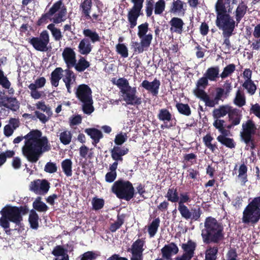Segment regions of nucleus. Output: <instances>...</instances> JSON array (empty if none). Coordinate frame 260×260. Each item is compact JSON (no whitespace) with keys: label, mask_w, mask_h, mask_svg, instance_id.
I'll return each mask as SVG.
<instances>
[{"label":"nucleus","mask_w":260,"mask_h":260,"mask_svg":"<svg viewBox=\"0 0 260 260\" xmlns=\"http://www.w3.org/2000/svg\"><path fill=\"white\" fill-rule=\"evenodd\" d=\"M145 241L138 239L135 241L132 245L131 252L132 255H143V252L144 250L143 246L145 244Z\"/></svg>","instance_id":"obj_30"},{"label":"nucleus","mask_w":260,"mask_h":260,"mask_svg":"<svg viewBox=\"0 0 260 260\" xmlns=\"http://www.w3.org/2000/svg\"><path fill=\"white\" fill-rule=\"evenodd\" d=\"M67 13L66 7L61 1L55 3L49 11V14L54 16H64Z\"/></svg>","instance_id":"obj_21"},{"label":"nucleus","mask_w":260,"mask_h":260,"mask_svg":"<svg viewBox=\"0 0 260 260\" xmlns=\"http://www.w3.org/2000/svg\"><path fill=\"white\" fill-rule=\"evenodd\" d=\"M191 201V199L190 198L189 192H184L181 193L180 194V196H179V201L178 202V209L179 212L183 210L186 207H187L186 205H184L185 203H188L190 202Z\"/></svg>","instance_id":"obj_33"},{"label":"nucleus","mask_w":260,"mask_h":260,"mask_svg":"<svg viewBox=\"0 0 260 260\" xmlns=\"http://www.w3.org/2000/svg\"><path fill=\"white\" fill-rule=\"evenodd\" d=\"M75 94L77 98L81 102H88L92 99V91L89 86L82 84L78 86Z\"/></svg>","instance_id":"obj_13"},{"label":"nucleus","mask_w":260,"mask_h":260,"mask_svg":"<svg viewBox=\"0 0 260 260\" xmlns=\"http://www.w3.org/2000/svg\"><path fill=\"white\" fill-rule=\"evenodd\" d=\"M46 82L45 77H41L38 78L34 83H30L28 88L30 90V94L31 97L35 100L41 99L45 97L46 94L43 91H39L38 89L43 87Z\"/></svg>","instance_id":"obj_8"},{"label":"nucleus","mask_w":260,"mask_h":260,"mask_svg":"<svg viewBox=\"0 0 260 260\" xmlns=\"http://www.w3.org/2000/svg\"><path fill=\"white\" fill-rule=\"evenodd\" d=\"M168 201L172 203H177L179 201V194L177 188L174 187L168 189L167 193L165 196Z\"/></svg>","instance_id":"obj_38"},{"label":"nucleus","mask_w":260,"mask_h":260,"mask_svg":"<svg viewBox=\"0 0 260 260\" xmlns=\"http://www.w3.org/2000/svg\"><path fill=\"white\" fill-rule=\"evenodd\" d=\"M196 246V243L192 241L191 240H188L186 243L182 244L181 247L184 251V253L182 255H184L185 256L191 259L193 256Z\"/></svg>","instance_id":"obj_25"},{"label":"nucleus","mask_w":260,"mask_h":260,"mask_svg":"<svg viewBox=\"0 0 260 260\" xmlns=\"http://www.w3.org/2000/svg\"><path fill=\"white\" fill-rule=\"evenodd\" d=\"M148 30V24L147 23H143L138 26V36L139 38H142L146 36Z\"/></svg>","instance_id":"obj_63"},{"label":"nucleus","mask_w":260,"mask_h":260,"mask_svg":"<svg viewBox=\"0 0 260 260\" xmlns=\"http://www.w3.org/2000/svg\"><path fill=\"white\" fill-rule=\"evenodd\" d=\"M2 217L0 218V226L3 228L7 234L10 235L11 230L10 229V222L19 225L23 218L18 207L10 205L5 206L1 211Z\"/></svg>","instance_id":"obj_3"},{"label":"nucleus","mask_w":260,"mask_h":260,"mask_svg":"<svg viewBox=\"0 0 260 260\" xmlns=\"http://www.w3.org/2000/svg\"><path fill=\"white\" fill-rule=\"evenodd\" d=\"M60 142L64 145L69 144L72 138L71 131L65 130L61 132L59 135Z\"/></svg>","instance_id":"obj_48"},{"label":"nucleus","mask_w":260,"mask_h":260,"mask_svg":"<svg viewBox=\"0 0 260 260\" xmlns=\"http://www.w3.org/2000/svg\"><path fill=\"white\" fill-rule=\"evenodd\" d=\"M205 228L202 231V237L204 243L218 244L224 238V228L221 223L211 216L206 217Z\"/></svg>","instance_id":"obj_2"},{"label":"nucleus","mask_w":260,"mask_h":260,"mask_svg":"<svg viewBox=\"0 0 260 260\" xmlns=\"http://www.w3.org/2000/svg\"><path fill=\"white\" fill-rule=\"evenodd\" d=\"M83 34L85 37L89 38L92 43L100 41V37L99 34L95 31H92L90 29H84Z\"/></svg>","instance_id":"obj_50"},{"label":"nucleus","mask_w":260,"mask_h":260,"mask_svg":"<svg viewBox=\"0 0 260 260\" xmlns=\"http://www.w3.org/2000/svg\"><path fill=\"white\" fill-rule=\"evenodd\" d=\"M62 57L68 69H71L75 65L76 62V53L70 47H66L62 52Z\"/></svg>","instance_id":"obj_17"},{"label":"nucleus","mask_w":260,"mask_h":260,"mask_svg":"<svg viewBox=\"0 0 260 260\" xmlns=\"http://www.w3.org/2000/svg\"><path fill=\"white\" fill-rule=\"evenodd\" d=\"M256 126L254 121L249 119L242 125V131L240 132L241 140L244 142H249L251 138L255 135L256 132Z\"/></svg>","instance_id":"obj_9"},{"label":"nucleus","mask_w":260,"mask_h":260,"mask_svg":"<svg viewBox=\"0 0 260 260\" xmlns=\"http://www.w3.org/2000/svg\"><path fill=\"white\" fill-rule=\"evenodd\" d=\"M63 69L60 67L56 68L51 74L50 82L53 86L57 87L59 80L62 76Z\"/></svg>","instance_id":"obj_29"},{"label":"nucleus","mask_w":260,"mask_h":260,"mask_svg":"<svg viewBox=\"0 0 260 260\" xmlns=\"http://www.w3.org/2000/svg\"><path fill=\"white\" fill-rule=\"evenodd\" d=\"M152 38V35L151 34H148L146 36H144L142 38H139L141 40L140 42L147 50L151 44Z\"/></svg>","instance_id":"obj_59"},{"label":"nucleus","mask_w":260,"mask_h":260,"mask_svg":"<svg viewBox=\"0 0 260 260\" xmlns=\"http://www.w3.org/2000/svg\"><path fill=\"white\" fill-rule=\"evenodd\" d=\"M231 106L228 105L220 106L218 108L213 110L212 116L213 118H220L225 116L230 111Z\"/></svg>","instance_id":"obj_27"},{"label":"nucleus","mask_w":260,"mask_h":260,"mask_svg":"<svg viewBox=\"0 0 260 260\" xmlns=\"http://www.w3.org/2000/svg\"><path fill=\"white\" fill-rule=\"evenodd\" d=\"M165 5L164 0H159L155 4L151 1L147 2L146 6V12L147 16L152 15L153 10H154L155 15L161 14L165 10Z\"/></svg>","instance_id":"obj_15"},{"label":"nucleus","mask_w":260,"mask_h":260,"mask_svg":"<svg viewBox=\"0 0 260 260\" xmlns=\"http://www.w3.org/2000/svg\"><path fill=\"white\" fill-rule=\"evenodd\" d=\"M61 168L63 172L68 177L72 175V162L70 159H66L61 162Z\"/></svg>","instance_id":"obj_46"},{"label":"nucleus","mask_w":260,"mask_h":260,"mask_svg":"<svg viewBox=\"0 0 260 260\" xmlns=\"http://www.w3.org/2000/svg\"><path fill=\"white\" fill-rule=\"evenodd\" d=\"M216 25L222 31L223 36H231L235 27V21L232 17H216Z\"/></svg>","instance_id":"obj_7"},{"label":"nucleus","mask_w":260,"mask_h":260,"mask_svg":"<svg viewBox=\"0 0 260 260\" xmlns=\"http://www.w3.org/2000/svg\"><path fill=\"white\" fill-rule=\"evenodd\" d=\"M235 70L236 66L234 64H229L224 68L222 72L220 74V77L222 79H224L233 74Z\"/></svg>","instance_id":"obj_52"},{"label":"nucleus","mask_w":260,"mask_h":260,"mask_svg":"<svg viewBox=\"0 0 260 260\" xmlns=\"http://www.w3.org/2000/svg\"><path fill=\"white\" fill-rule=\"evenodd\" d=\"M234 102L236 105L239 107L243 106L246 104V99L244 94L240 89H238L236 92Z\"/></svg>","instance_id":"obj_49"},{"label":"nucleus","mask_w":260,"mask_h":260,"mask_svg":"<svg viewBox=\"0 0 260 260\" xmlns=\"http://www.w3.org/2000/svg\"><path fill=\"white\" fill-rule=\"evenodd\" d=\"M219 68L215 66L209 68L204 74L209 81H217V79L220 77Z\"/></svg>","instance_id":"obj_26"},{"label":"nucleus","mask_w":260,"mask_h":260,"mask_svg":"<svg viewBox=\"0 0 260 260\" xmlns=\"http://www.w3.org/2000/svg\"><path fill=\"white\" fill-rule=\"evenodd\" d=\"M122 95L123 100L126 102V104L133 106H139L142 103V99L141 97H139L136 95V87H131L126 90H122Z\"/></svg>","instance_id":"obj_11"},{"label":"nucleus","mask_w":260,"mask_h":260,"mask_svg":"<svg viewBox=\"0 0 260 260\" xmlns=\"http://www.w3.org/2000/svg\"><path fill=\"white\" fill-rule=\"evenodd\" d=\"M218 248L216 245L209 246L205 253V258L216 260Z\"/></svg>","instance_id":"obj_45"},{"label":"nucleus","mask_w":260,"mask_h":260,"mask_svg":"<svg viewBox=\"0 0 260 260\" xmlns=\"http://www.w3.org/2000/svg\"><path fill=\"white\" fill-rule=\"evenodd\" d=\"M127 136L126 133L123 134L122 133H120L116 135L114 143L119 146L123 144L127 140Z\"/></svg>","instance_id":"obj_58"},{"label":"nucleus","mask_w":260,"mask_h":260,"mask_svg":"<svg viewBox=\"0 0 260 260\" xmlns=\"http://www.w3.org/2000/svg\"><path fill=\"white\" fill-rule=\"evenodd\" d=\"M116 51L122 57L124 58L128 57V49L124 44L118 43L116 45Z\"/></svg>","instance_id":"obj_55"},{"label":"nucleus","mask_w":260,"mask_h":260,"mask_svg":"<svg viewBox=\"0 0 260 260\" xmlns=\"http://www.w3.org/2000/svg\"><path fill=\"white\" fill-rule=\"evenodd\" d=\"M160 85V82L159 80L155 78L152 82L144 80L140 86L150 92L153 96H157L158 93Z\"/></svg>","instance_id":"obj_18"},{"label":"nucleus","mask_w":260,"mask_h":260,"mask_svg":"<svg viewBox=\"0 0 260 260\" xmlns=\"http://www.w3.org/2000/svg\"><path fill=\"white\" fill-rule=\"evenodd\" d=\"M170 23L172 26L171 28V30H172L173 27H174V31L178 33H181L182 32L183 25L184 24L182 19L178 17H173Z\"/></svg>","instance_id":"obj_41"},{"label":"nucleus","mask_w":260,"mask_h":260,"mask_svg":"<svg viewBox=\"0 0 260 260\" xmlns=\"http://www.w3.org/2000/svg\"><path fill=\"white\" fill-rule=\"evenodd\" d=\"M3 107L12 111H17L19 108V103L15 97L4 95L0 96V107Z\"/></svg>","instance_id":"obj_14"},{"label":"nucleus","mask_w":260,"mask_h":260,"mask_svg":"<svg viewBox=\"0 0 260 260\" xmlns=\"http://www.w3.org/2000/svg\"><path fill=\"white\" fill-rule=\"evenodd\" d=\"M42 132L38 129L30 131L25 136H18L13 140L14 144L20 143L25 139L22 147V153L27 160L37 162L43 154L51 150V145L46 136H42Z\"/></svg>","instance_id":"obj_1"},{"label":"nucleus","mask_w":260,"mask_h":260,"mask_svg":"<svg viewBox=\"0 0 260 260\" xmlns=\"http://www.w3.org/2000/svg\"><path fill=\"white\" fill-rule=\"evenodd\" d=\"M157 117L160 121L164 122V124L160 126L161 128H170L173 126L171 123L173 116L167 108L159 109Z\"/></svg>","instance_id":"obj_16"},{"label":"nucleus","mask_w":260,"mask_h":260,"mask_svg":"<svg viewBox=\"0 0 260 260\" xmlns=\"http://www.w3.org/2000/svg\"><path fill=\"white\" fill-rule=\"evenodd\" d=\"M260 220V196L253 198L245 207L242 221L245 224L254 225Z\"/></svg>","instance_id":"obj_4"},{"label":"nucleus","mask_w":260,"mask_h":260,"mask_svg":"<svg viewBox=\"0 0 260 260\" xmlns=\"http://www.w3.org/2000/svg\"><path fill=\"white\" fill-rule=\"evenodd\" d=\"M196 96L204 101L206 106L213 107L215 105L218 104L217 101L215 100V98L213 100H211L209 95L205 91L201 90L199 91L198 96Z\"/></svg>","instance_id":"obj_31"},{"label":"nucleus","mask_w":260,"mask_h":260,"mask_svg":"<svg viewBox=\"0 0 260 260\" xmlns=\"http://www.w3.org/2000/svg\"><path fill=\"white\" fill-rule=\"evenodd\" d=\"M84 132L93 140L92 144L94 146H96V144L99 143L100 139L103 138L102 132L95 128H86Z\"/></svg>","instance_id":"obj_24"},{"label":"nucleus","mask_w":260,"mask_h":260,"mask_svg":"<svg viewBox=\"0 0 260 260\" xmlns=\"http://www.w3.org/2000/svg\"><path fill=\"white\" fill-rule=\"evenodd\" d=\"M125 217L126 215L125 214H118L117 216V220L110 225L109 228L110 231L114 233L119 229L124 223Z\"/></svg>","instance_id":"obj_36"},{"label":"nucleus","mask_w":260,"mask_h":260,"mask_svg":"<svg viewBox=\"0 0 260 260\" xmlns=\"http://www.w3.org/2000/svg\"><path fill=\"white\" fill-rule=\"evenodd\" d=\"M213 138L210 135L207 134L203 138V142L205 145L209 148L212 153L216 152V150H218L217 144L216 143L212 144L211 142Z\"/></svg>","instance_id":"obj_43"},{"label":"nucleus","mask_w":260,"mask_h":260,"mask_svg":"<svg viewBox=\"0 0 260 260\" xmlns=\"http://www.w3.org/2000/svg\"><path fill=\"white\" fill-rule=\"evenodd\" d=\"M49 36L47 30H43L40 34L39 37H32L29 38L28 42L37 51L46 52L51 49L48 46L49 43Z\"/></svg>","instance_id":"obj_6"},{"label":"nucleus","mask_w":260,"mask_h":260,"mask_svg":"<svg viewBox=\"0 0 260 260\" xmlns=\"http://www.w3.org/2000/svg\"><path fill=\"white\" fill-rule=\"evenodd\" d=\"M209 80L204 75L203 76L200 78L196 83V88L193 90V93L196 96H198L199 91L202 90L205 91L204 89L209 85Z\"/></svg>","instance_id":"obj_34"},{"label":"nucleus","mask_w":260,"mask_h":260,"mask_svg":"<svg viewBox=\"0 0 260 260\" xmlns=\"http://www.w3.org/2000/svg\"><path fill=\"white\" fill-rule=\"evenodd\" d=\"M57 170V167L55 163L52 162H48L45 166L44 171L50 174L56 172Z\"/></svg>","instance_id":"obj_64"},{"label":"nucleus","mask_w":260,"mask_h":260,"mask_svg":"<svg viewBox=\"0 0 260 260\" xmlns=\"http://www.w3.org/2000/svg\"><path fill=\"white\" fill-rule=\"evenodd\" d=\"M176 108L178 112L183 115L188 116L191 115V109L187 104L178 103L176 104Z\"/></svg>","instance_id":"obj_47"},{"label":"nucleus","mask_w":260,"mask_h":260,"mask_svg":"<svg viewBox=\"0 0 260 260\" xmlns=\"http://www.w3.org/2000/svg\"><path fill=\"white\" fill-rule=\"evenodd\" d=\"M41 200V197H38L32 203V207L35 210L38 212H45L49 209V207Z\"/></svg>","instance_id":"obj_35"},{"label":"nucleus","mask_w":260,"mask_h":260,"mask_svg":"<svg viewBox=\"0 0 260 260\" xmlns=\"http://www.w3.org/2000/svg\"><path fill=\"white\" fill-rule=\"evenodd\" d=\"M112 83L117 85L120 89V91L122 93L123 90H126L132 87L128 80L125 78H119L117 80L115 78L112 79Z\"/></svg>","instance_id":"obj_32"},{"label":"nucleus","mask_w":260,"mask_h":260,"mask_svg":"<svg viewBox=\"0 0 260 260\" xmlns=\"http://www.w3.org/2000/svg\"><path fill=\"white\" fill-rule=\"evenodd\" d=\"M79 52L82 54H87L91 51V45L88 39H82L78 46Z\"/></svg>","instance_id":"obj_39"},{"label":"nucleus","mask_w":260,"mask_h":260,"mask_svg":"<svg viewBox=\"0 0 260 260\" xmlns=\"http://www.w3.org/2000/svg\"><path fill=\"white\" fill-rule=\"evenodd\" d=\"M160 219L155 218L148 227V232L150 237H153L156 234L159 226Z\"/></svg>","instance_id":"obj_44"},{"label":"nucleus","mask_w":260,"mask_h":260,"mask_svg":"<svg viewBox=\"0 0 260 260\" xmlns=\"http://www.w3.org/2000/svg\"><path fill=\"white\" fill-rule=\"evenodd\" d=\"M92 208L95 210L101 209L104 205V201L102 199L93 198L92 201Z\"/></svg>","instance_id":"obj_61"},{"label":"nucleus","mask_w":260,"mask_h":260,"mask_svg":"<svg viewBox=\"0 0 260 260\" xmlns=\"http://www.w3.org/2000/svg\"><path fill=\"white\" fill-rule=\"evenodd\" d=\"M90 66V63L83 57H81L78 62H75V65L73 67L78 72H82Z\"/></svg>","instance_id":"obj_37"},{"label":"nucleus","mask_w":260,"mask_h":260,"mask_svg":"<svg viewBox=\"0 0 260 260\" xmlns=\"http://www.w3.org/2000/svg\"><path fill=\"white\" fill-rule=\"evenodd\" d=\"M162 257L167 260H171L172 254H176L179 251L177 245L171 242L169 244L165 245L161 249Z\"/></svg>","instance_id":"obj_22"},{"label":"nucleus","mask_w":260,"mask_h":260,"mask_svg":"<svg viewBox=\"0 0 260 260\" xmlns=\"http://www.w3.org/2000/svg\"><path fill=\"white\" fill-rule=\"evenodd\" d=\"M99 256L96 253L89 251L81 255V260H94Z\"/></svg>","instance_id":"obj_62"},{"label":"nucleus","mask_w":260,"mask_h":260,"mask_svg":"<svg viewBox=\"0 0 260 260\" xmlns=\"http://www.w3.org/2000/svg\"><path fill=\"white\" fill-rule=\"evenodd\" d=\"M83 103L82 110L83 112L86 114H90L94 111V107L92 105V99L88 102H82Z\"/></svg>","instance_id":"obj_57"},{"label":"nucleus","mask_w":260,"mask_h":260,"mask_svg":"<svg viewBox=\"0 0 260 260\" xmlns=\"http://www.w3.org/2000/svg\"><path fill=\"white\" fill-rule=\"evenodd\" d=\"M36 105L38 109L46 112L48 115L50 116L52 114L51 108L45 105L44 101H39Z\"/></svg>","instance_id":"obj_60"},{"label":"nucleus","mask_w":260,"mask_h":260,"mask_svg":"<svg viewBox=\"0 0 260 260\" xmlns=\"http://www.w3.org/2000/svg\"><path fill=\"white\" fill-rule=\"evenodd\" d=\"M242 86L247 89V92L251 95H253L255 92L256 86L253 81L251 80L245 81L242 84Z\"/></svg>","instance_id":"obj_54"},{"label":"nucleus","mask_w":260,"mask_h":260,"mask_svg":"<svg viewBox=\"0 0 260 260\" xmlns=\"http://www.w3.org/2000/svg\"><path fill=\"white\" fill-rule=\"evenodd\" d=\"M39 217L36 211L34 209H31L30 211V213L28 217V221L30 225V227L33 229H37L39 227Z\"/></svg>","instance_id":"obj_42"},{"label":"nucleus","mask_w":260,"mask_h":260,"mask_svg":"<svg viewBox=\"0 0 260 260\" xmlns=\"http://www.w3.org/2000/svg\"><path fill=\"white\" fill-rule=\"evenodd\" d=\"M242 115L239 110L233 109L231 107L230 111L228 114L229 121L233 123V125H237L240 124L242 119Z\"/></svg>","instance_id":"obj_28"},{"label":"nucleus","mask_w":260,"mask_h":260,"mask_svg":"<svg viewBox=\"0 0 260 260\" xmlns=\"http://www.w3.org/2000/svg\"><path fill=\"white\" fill-rule=\"evenodd\" d=\"M230 0H217L215 9L217 16H229Z\"/></svg>","instance_id":"obj_19"},{"label":"nucleus","mask_w":260,"mask_h":260,"mask_svg":"<svg viewBox=\"0 0 260 260\" xmlns=\"http://www.w3.org/2000/svg\"><path fill=\"white\" fill-rule=\"evenodd\" d=\"M129 152V149L123 146L120 147L118 146H114L112 149L110 150V153L112 158L116 161H122L123 156L127 154Z\"/></svg>","instance_id":"obj_20"},{"label":"nucleus","mask_w":260,"mask_h":260,"mask_svg":"<svg viewBox=\"0 0 260 260\" xmlns=\"http://www.w3.org/2000/svg\"><path fill=\"white\" fill-rule=\"evenodd\" d=\"M185 4L180 0L174 1L171 8V12L174 14H182L184 13V6Z\"/></svg>","instance_id":"obj_40"},{"label":"nucleus","mask_w":260,"mask_h":260,"mask_svg":"<svg viewBox=\"0 0 260 260\" xmlns=\"http://www.w3.org/2000/svg\"><path fill=\"white\" fill-rule=\"evenodd\" d=\"M47 28L51 31L52 35L55 41H60L62 39V36L60 29L56 28L53 23L49 24L47 26Z\"/></svg>","instance_id":"obj_51"},{"label":"nucleus","mask_w":260,"mask_h":260,"mask_svg":"<svg viewBox=\"0 0 260 260\" xmlns=\"http://www.w3.org/2000/svg\"><path fill=\"white\" fill-rule=\"evenodd\" d=\"M29 188L37 194L45 195L50 188V183L46 179H37L30 182Z\"/></svg>","instance_id":"obj_10"},{"label":"nucleus","mask_w":260,"mask_h":260,"mask_svg":"<svg viewBox=\"0 0 260 260\" xmlns=\"http://www.w3.org/2000/svg\"><path fill=\"white\" fill-rule=\"evenodd\" d=\"M217 140L222 145L226 146L229 148L233 149L236 147V143L233 138L224 137L223 138L217 139Z\"/></svg>","instance_id":"obj_53"},{"label":"nucleus","mask_w":260,"mask_h":260,"mask_svg":"<svg viewBox=\"0 0 260 260\" xmlns=\"http://www.w3.org/2000/svg\"><path fill=\"white\" fill-rule=\"evenodd\" d=\"M111 190L118 199L126 201H130L135 196L134 187L132 183L127 180L119 179L115 181Z\"/></svg>","instance_id":"obj_5"},{"label":"nucleus","mask_w":260,"mask_h":260,"mask_svg":"<svg viewBox=\"0 0 260 260\" xmlns=\"http://www.w3.org/2000/svg\"><path fill=\"white\" fill-rule=\"evenodd\" d=\"M64 72L66 75L62 78V81L65 83L68 92L71 93L72 92L71 86L76 82V75L70 69L68 68L65 70Z\"/></svg>","instance_id":"obj_23"},{"label":"nucleus","mask_w":260,"mask_h":260,"mask_svg":"<svg viewBox=\"0 0 260 260\" xmlns=\"http://www.w3.org/2000/svg\"><path fill=\"white\" fill-rule=\"evenodd\" d=\"M182 217L186 220L190 219L193 221L199 220L202 214V210L200 206L197 205L189 209L186 207L184 209L179 212Z\"/></svg>","instance_id":"obj_12"},{"label":"nucleus","mask_w":260,"mask_h":260,"mask_svg":"<svg viewBox=\"0 0 260 260\" xmlns=\"http://www.w3.org/2000/svg\"><path fill=\"white\" fill-rule=\"evenodd\" d=\"M131 46L134 49V54H141L143 53L144 51L147 50L141 42L139 43L138 42L132 41Z\"/></svg>","instance_id":"obj_56"}]
</instances>
